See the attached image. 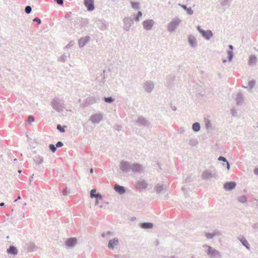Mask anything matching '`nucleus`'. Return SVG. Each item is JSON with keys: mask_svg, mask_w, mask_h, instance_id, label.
<instances>
[{"mask_svg": "<svg viewBox=\"0 0 258 258\" xmlns=\"http://www.w3.org/2000/svg\"><path fill=\"white\" fill-rule=\"evenodd\" d=\"M89 172H90V174H92L93 173V169L92 168L90 169Z\"/></svg>", "mask_w": 258, "mask_h": 258, "instance_id": "62", "label": "nucleus"}, {"mask_svg": "<svg viewBox=\"0 0 258 258\" xmlns=\"http://www.w3.org/2000/svg\"><path fill=\"white\" fill-rule=\"evenodd\" d=\"M37 248V246L34 243L30 242L26 244V249L29 252L36 251Z\"/></svg>", "mask_w": 258, "mask_h": 258, "instance_id": "21", "label": "nucleus"}, {"mask_svg": "<svg viewBox=\"0 0 258 258\" xmlns=\"http://www.w3.org/2000/svg\"><path fill=\"white\" fill-rule=\"evenodd\" d=\"M139 227L144 229H150L153 227V224L151 222H143L139 224Z\"/></svg>", "mask_w": 258, "mask_h": 258, "instance_id": "19", "label": "nucleus"}, {"mask_svg": "<svg viewBox=\"0 0 258 258\" xmlns=\"http://www.w3.org/2000/svg\"><path fill=\"white\" fill-rule=\"evenodd\" d=\"M226 165L227 169L229 170L230 168V164L228 161L226 162Z\"/></svg>", "mask_w": 258, "mask_h": 258, "instance_id": "55", "label": "nucleus"}, {"mask_svg": "<svg viewBox=\"0 0 258 258\" xmlns=\"http://www.w3.org/2000/svg\"><path fill=\"white\" fill-rule=\"evenodd\" d=\"M231 1L230 0H224L221 2V5L222 6L224 7L226 5H228V6H229V3Z\"/></svg>", "mask_w": 258, "mask_h": 258, "instance_id": "43", "label": "nucleus"}, {"mask_svg": "<svg viewBox=\"0 0 258 258\" xmlns=\"http://www.w3.org/2000/svg\"><path fill=\"white\" fill-rule=\"evenodd\" d=\"M69 194V191H68L67 188L64 189L62 191V194L63 196H67Z\"/></svg>", "mask_w": 258, "mask_h": 258, "instance_id": "54", "label": "nucleus"}, {"mask_svg": "<svg viewBox=\"0 0 258 258\" xmlns=\"http://www.w3.org/2000/svg\"><path fill=\"white\" fill-rule=\"evenodd\" d=\"M220 234V232L218 231H214L212 232V235L213 236V237L216 236V235H219Z\"/></svg>", "mask_w": 258, "mask_h": 258, "instance_id": "53", "label": "nucleus"}, {"mask_svg": "<svg viewBox=\"0 0 258 258\" xmlns=\"http://www.w3.org/2000/svg\"><path fill=\"white\" fill-rule=\"evenodd\" d=\"M118 242V239L115 237L112 239L109 240L108 244V247L109 249H113L114 246L116 245Z\"/></svg>", "mask_w": 258, "mask_h": 258, "instance_id": "22", "label": "nucleus"}, {"mask_svg": "<svg viewBox=\"0 0 258 258\" xmlns=\"http://www.w3.org/2000/svg\"><path fill=\"white\" fill-rule=\"evenodd\" d=\"M205 125H206L207 129L208 130L211 127V121L208 119H205Z\"/></svg>", "mask_w": 258, "mask_h": 258, "instance_id": "38", "label": "nucleus"}, {"mask_svg": "<svg viewBox=\"0 0 258 258\" xmlns=\"http://www.w3.org/2000/svg\"><path fill=\"white\" fill-rule=\"evenodd\" d=\"M77 242V239L75 237H72L66 240L65 244L69 247H74Z\"/></svg>", "mask_w": 258, "mask_h": 258, "instance_id": "15", "label": "nucleus"}, {"mask_svg": "<svg viewBox=\"0 0 258 258\" xmlns=\"http://www.w3.org/2000/svg\"><path fill=\"white\" fill-rule=\"evenodd\" d=\"M213 177L215 178V174H213L212 172L208 170L204 171L202 173V177L204 179H208Z\"/></svg>", "mask_w": 258, "mask_h": 258, "instance_id": "20", "label": "nucleus"}, {"mask_svg": "<svg viewBox=\"0 0 258 258\" xmlns=\"http://www.w3.org/2000/svg\"><path fill=\"white\" fill-rule=\"evenodd\" d=\"M252 228L254 230V231H257L258 230V223H255L253 224L252 225Z\"/></svg>", "mask_w": 258, "mask_h": 258, "instance_id": "51", "label": "nucleus"}, {"mask_svg": "<svg viewBox=\"0 0 258 258\" xmlns=\"http://www.w3.org/2000/svg\"><path fill=\"white\" fill-rule=\"evenodd\" d=\"M201 125L199 122H196L192 124V129L195 132H198L200 130Z\"/></svg>", "mask_w": 258, "mask_h": 258, "instance_id": "29", "label": "nucleus"}, {"mask_svg": "<svg viewBox=\"0 0 258 258\" xmlns=\"http://www.w3.org/2000/svg\"><path fill=\"white\" fill-rule=\"evenodd\" d=\"M123 29L126 31L130 30L132 25L134 23L133 20L131 17H125L123 20Z\"/></svg>", "mask_w": 258, "mask_h": 258, "instance_id": "7", "label": "nucleus"}, {"mask_svg": "<svg viewBox=\"0 0 258 258\" xmlns=\"http://www.w3.org/2000/svg\"><path fill=\"white\" fill-rule=\"evenodd\" d=\"M105 234L107 236H109L111 234V232L110 231H107L106 233H105Z\"/></svg>", "mask_w": 258, "mask_h": 258, "instance_id": "63", "label": "nucleus"}, {"mask_svg": "<svg viewBox=\"0 0 258 258\" xmlns=\"http://www.w3.org/2000/svg\"><path fill=\"white\" fill-rule=\"evenodd\" d=\"M160 244V241L158 239H157L156 241V245L157 246Z\"/></svg>", "mask_w": 258, "mask_h": 258, "instance_id": "60", "label": "nucleus"}, {"mask_svg": "<svg viewBox=\"0 0 258 258\" xmlns=\"http://www.w3.org/2000/svg\"><path fill=\"white\" fill-rule=\"evenodd\" d=\"M67 56L64 55V54H63L59 58V60L60 61H63V62H64L66 59H67Z\"/></svg>", "mask_w": 258, "mask_h": 258, "instance_id": "47", "label": "nucleus"}, {"mask_svg": "<svg viewBox=\"0 0 258 258\" xmlns=\"http://www.w3.org/2000/svg\"><path fill=\"white\" fill-rule=\"evenodd\" d=\"M59 6H62L63 4V0H54Z\"/></svg>", "mask_w": 258, "mask_h": 258, "instance_id": "50", "label": "nucleus"}, {"mask_svg": "<svg viewBox=\"0 0 258 258\" xmlns=\"http://www.w3.org/2000/svg\"><path fill=\"white\" fill-rule=\"evenodd\" d=\"M148 185V183L144 179H142L137 181L136 186L137 188L141 191V189L146 188Z\"/></svg>", "mask_w": 258, "mask_h": 258, "instance_id": "16", "label": "nucleus"}, {"mask_svg": "<svg viewBox=\"0 0 258 258\" xmlns=\"http://www.w3.org/2000/svg\"><path fill=\"white\" fill-rule=\"evenodd\" d=\"M32 11V7L30 6H27L25 9V12L26 14H29Z\"/></svg>", "mask_w": 258, "mask_h": 258, "instance_id": "42", "label": "nucleus"}, {"mask_svg": "<svg viewBox=\"0 0 258 258\" xmlns=\"http://www.w3.org/2000/svg\"><path fill=\"white\" fill-rule=\"evenodd\" d=\"M243 97L241 93H238L236 95V101L238 105L240 104L242 102Z\"/></svg>", "mask_w": 258, "mask_h": 258, "instance_id": "31", "label": "nucleus"}, {"mask_svg": "<svg viewBox=\"0 0 258 258\" xmlns=\"http://www.w3.org/2000/svg\"><path fill=\"white\" fill-rule=\"evenodd\" d=\"M205 235L208 239H212L214 237L212 233H205Z\"/></svg>", "mask_w": 258, "mask_h": 258, "instance_id": "45", "label": "nucleus"}, {"mask_svg": "<svg viewBox=\"0 0 258 258\" xmlns=\"http://www.w3.org/2000/svg\"><path fill=\"white\" fill-rule=\"evenodd\" d=\"M218 160L219 161H223L224 162H225V163L227 161V160L226 159V158H225L223 156H221L219 157Z\"/></svg>", "mask_w": 258, "mask_h": 258, "instance_id": "46", "label": "nucleus"}, {"mask_svg": "<svg viewBox=\"0 0 258 258\" xmlns=\"http://www.w3.org/2000/svg\"><path fill=\"white\" fill-rule=\"evenodd\" d=\"M154 23V22L152 19L144 21L143 22L144 28L146 30H150L152 29Z\"/></svg>", "mask_w": 258, "mask_h": 258, "instance_id": "14", "label": "nucleus"}, {"mask_svg": "<svg viewBox=\"0 0 258 258\" xmlns=\"http://www.w3.org/2000/svg\"><path fill=\"white\" fill-rule=\"evenodd\" d=\"M196 39L192 35H189L188 38V42L189 45L192 47H196L197 46Z\"/></svg>", "mask_w": 258, "mask_h": 258, "instance_id": "25", "label": "nucleus"}, {"mask_svg": "<svg viewBox=\"0 0 258 258\" xmlns=\"http://www.w3.org/2000/svg\"><path fill=\"white\" fill-rule=\"evenodd\" d=\"M197 30L200 32L202 36L207 40H210L213 36V34L211 30H203L200 26L197 27Z\"/></svg>", "mask_w": 258, "mask_h": 258, "instance_id": "4", "label": "nucleus"}, {"mask_svg": "<svg viewBox=\"0 0 258 258\" xmlns=\"http://www.w3.org/2000/svg\"><path fill=\"white\" fill-rule=\"evenodd\" d=\"M138 126H149L150 123L143 116H139L135 121Z\"/></svg>", "mask_w": 258, "mask_h": 258, "instance_id": "8", "label": "nucleus"}, {"mask_svg": "<svg viewBox=\"0 0 258 258\" xmlns=\"http://www.w3.org/2000/svg\"><path fill=\"white\" fill-rule=\"evenodd\" d=\"M255 85V81L254 80H252L250 81L248 83L249 87L250 89H252Z\"/></svg>", "mask_w": 258, "mask_h": 258, "instance_id": "41", "label": "nucleus"}, {"mask_svg": "<svg viewBox=\"0 0 258 258\" xmlns=\"http://www.w3.org/2000/svg\"><path fill=\"white\" fill-rule=\"evenodd\" d=\"M131 4L132 5V7L133 9H139V4L138 3L131 2Z\"/></svg>", "mask_w": 258, "mask_h": 258, "instance_id": "39", "label": "nucleus"}, {"mask_svg": "<svg viewBox=\"0 0 258 258\" xmlns=\"http://www.w3.org/2000/svg\"><path fill=\"white\" fill-rule=\"evenodd\" d=\"M236 185L237 184L235 181H227L225 182L223 187L226 191H231L236 187Z\"/></svg>", "mask_w": 258, "mask_h": 258, "instance_id": "10", "label": "nucleus"}, {"mask_svg": "<svg viewBox=\"0 0 258 258\" xmlns=\"http://www.w3.org/2000/svg\"><path fill=\"white\" fill-rule=\"evenodd\" d=\"M143 88L149 93H151L154 88V84L151 81H146L143 84Z\"/></svg>", "mask_w": 258, "mask_h": 258, "instance_id": "12", "label": "nucleus"}, {"mask_svg": "<svg viewBox=\"0 0 258 258\" xmlns=\"http://www.w3.org/2000/svg\"><path fill=\"white\" fill-rule=\"evenodd\" d=\"M90 37L89 36L81 37L79 39V45L80 47H84L89 41Z\"/></svg>", "mask_w": 258, "mask_h": 258, "instance_id": "18", "label": "nucleus"}, {"mask_svg": "<svg viewBox=\"0 0 258 258\" xmlns=\"http://www.w3.org/2000/svg\"><path fill=\"white\" fill-rule=\"evenodd\" d=\"M231 114L233 116H234L235 115V113H236V110L234 109H232L231 110Z\"/></svg>", "mask_w": 258, "mask_h": 258, "instance_id": "57", "label": "nucleus"}, {"mask_svg": "<svg viewBox=\"0 0 258 258\" xmlns=\"http://www.w3.org/2000/svg\"><path fill=\"white\" fill-rule=\"evenodd\" d=\"M84 5L88 11H92L95 9L94 0H84Z\"/></svg>", "mask_w": 258, "mask_h": 258, "instance_id": "13", "label": "nucleus"}, {"mask_svg": "<svg viewBox=\"0 0 258 258\" xmlns=\"http://www.w3.org/2000/svg\"><path fill=\"white\" fill-rule=\"evenodd\" d=\"M154 190L160 196L161 195L166 193L167 191L166 186L163 184L158 183L155 186Z\"/></svg>", "mask_w": 258, "mask_h": 258, "instance_id": "6", "label": "nucleus"}, {"mask_svg": "<svg viewBox=\"0 0 258 258\" xmlns=\"http://www.w3.org/2000/svg\"><path fill=\"white\" fill-rule=\"evenodd\" d=\"M51 106L53 109L57 112H60L63 111L64 107L63 104L60 103V100L58 98L53 99L51 102Z\"/></svg>", "mask_w": 258, "mask_h": 258, "instance_id": "3", "label": "nucleus"}, {"mask_svg": "<svg viewBox=\"0 0 258 258\" xmlns=\"http://www.w3.org/2000/svg\"><path fill=\"white\" fill-rule=\"evenodd\" d=\"M204 247H208V249L207 250V253L211 258H215L216 257H221L220 252L217 249L211 247V246L205 244L204 246Z\"/></svg>", "mask_w": 258, "mask_h": 258, "instance_id": "2", "label": "nucleus"}, {"mask_svg": "<svg viewBox=\"0 0 258 258\" xmlns=\"http://www.w3.org/2000/svg\"><path fill=\"white\" fill-rule=\"evenodd\" d=\"M94 192H95V189H91L90 191V197L93 199L95 198L96 200H101L102 199V195L98 192L97 194H95V195H94Z\"/></svg>", "mask_w": 258, "mask_h": 258, "instance_id": "24", "label": "nucleus"}, {"mask_svg": "<svg viewBox=\"0 0 258 258\" xmlns=\"http://www.w3.org/2000/svg\"><path fill=\"white\" fill-rule=\"evenodd\" d=\"M119 166L120 169L124 173L132 171L134 173H139L143 168V166L139 163H132L123 160L120 161Z\"/></svg>", "mask_w": 258, "mask_h": 258, "instance_id": "1", "label": "nucleus"}, {"mask_svg": "<svg viewBox=\"0 0 258 258\" xmlns=\"http://www.w3.org/2000/svg\"><path fill=\"white\" fill-rule=\"evenodd\" d=\"M237 200L238 201L241 203H245L247 201V198L244 195L239 197Z\"/></svg>", "mask_w": 258, "mask_h": 258, "instance_id": "34", "label": "nucleus"}, {"mask_svg": "<svg viewBox=\"0 0 258 258\" xmlns=\"http://www.w3.org/2000/svg\"><path fill=\"white\" fill-rule=\"evenodd\" d=\"M122 127L121 125H117V124H116L115 126H114V128L117 130V131H120L121 129H122Z\"/></svg>", "mask_w": 258, "mask_h": 258, "instance_id": "52", "label": "nucleus"}, {"mask_svg": "<svg viewBox=\"0 0 258 258\" xmlns=\"http://www.w3.org/2000/svg\"><path fill=\"white\" fill-rule=\"evenodd\" d=\"M103 100L106 103L110 104V103H112L114 101V99L111 96L104 97Z\"/></svg>", "mask_w": 258, "mask_h": 258, "instance_id": "30", "label": "nucleus"}, {"mask_svg": "<svg viewBox=\"0 0 258 258\" xmlns=\"http://www.w3.org/2000/svg\"><path fill=\"white\" fill-rule=\"evenodd\" d=\"M142 12L141 11H138L136 15L134 18V20L136 22H139L140 20V18L142 16Z\"/></svg>", "mask_w": 258, "mask_h": 258, "instance_id": "32", "label": "nucleus"}, {"mask_svg": "<svg viewBox=\"0 0 258 258\" xmlns=\"http://www.w3.org/2000/svg\"><path fill=\"white\" fill-rule=\"evenodd\" d=\"M227 54H228V56H227L228 60L229 61H231L233 58V56H234L233 51H231V50H228Z\"/></svg>", "mask_w": 258, "mask_h": 258, "instance_id": "33", "label": "nucleus"}, {"mask_svg": "<svg viewBox=\"0 0 258 258\" xmlns=\"http://www.w3.org/2000/svg\"><path fill=\"white\" fill-rule=\"evenodd\" d=\"M191 181V180H190V177L189 176V177H187L186 178L185 180V183H189Z\"/></svg>", "mask_w": 258, "mask_h": 258, "instance_id": "56", "label": "nucleus"}, {"mask_svg": "<svg viewBox=\"0 0 258 258\" xmlns=\"http://www.w3.org/2000/svg\"><path fill=\"white\" fill-rule=\"evenodd\" d=\"M256 57L254 55H250L249 59V63L252 64L256 62Z\"/></svg>", "mask_w": 258, "mask_h": 258, "instance_id": "37", "label": "nucleus"}, {"mask_svg": "<svg viewBox=\"0 0 258 258\" xmlns=\"http://www.w3.org/2000/svg\"><path fill=\"white\" fill-rule=\"evenodd\" d=\"M67 126L66 125L61 126L60 124H57L56 128L60 132V133H64L65 132V128H66Z\"/></svg>", "mask_w": 258, "mask_h": 258, "instance_id": "36", "label": "nucleus"}, {"mask_svg": "<svg viewBox=\"0 0 258 258\" xmlns=\"http://www.w3.org/2000/svg\"><path fill=\"white\" fill-rule=\"evenodd\" d=\"M96 102V99L94 97H87L83 102L82 104L80 105L82 107H85L89 106L90 104H93Z\"/></svg>", "mask_w": 258, "mask_h": 258, "instance_id": "11", "label": "nucleus"}, {"mask_svg": "<svg viewBox=\"0 0 258 258\" xmlns=\"http://www.w3.org/2000/svg\"><path fill=\"white\" fill-rule=\"evenodd\" d=\"M180 21L181 20L179 19H175L173 20L168 25V31L170 32H173L176 29L177 26L179 24Z\"/></svg>", "mask_w": 258, "mask_h": 258, "instance_id": "5", "label": "nucleus"}, {"mask_svg": "<svg viewBox=\"0 0 258 258\" xmlns=\"http://www.w3.org/2000/svg\"><path fill=\"white\" fill-rule=\"evenodd\" d=\"M228 47H229V49H230L231 51H232L234 49V47L232 45H229L228 46Z\"/></svg>", "mask_w": 258, "mask_h": 258, "instance_id": "59", "label": "nucleus"}, {"mask_svg": "<svg viewBox=\"0 0 258 258\" xmlns=\"http://www.w3.org/2000/svg\"><path fill=\"white\" fill-rule=\"evenodd\" d=\"M103 119V116L101 113L92 114L90 118V120L94 123H99Z\"/></svg>", "mask_w": 258, "mask_h": 258, "instance_id": "9", "label": "nucleus"}, {"mask_svg": "<svg viewBox=\"0 0 258 258\" xmlns=\"http://www.w3.org/2000/svg\"><path fill=\"white\" fill-rule=\"evenodd\" d=\"M114 190L119 195H122L126 191V188L124 186L115 184L114 186Z\"/></svg>", "mask_w": 258, "mask_h": 258, "instance_id": "17", "label": "nucleus"}, {"mask_svg": "<svg viewBox=\"0 0 258 258\" xmlns=\"http://www.w3.org/2000/svg\"><path fill=\"white\" fill-rule=\"evenodd\" d=\"M7 252L8 253L13 254L14 255L18 253L17 248L15 246H11L9 248L7 249Z\"/></svg>", "mask_w": 258, "mask_h": 258, "instance_id": "27", "label": "nucleus"}, {"mask_svg": "<svg viewBox=\"0 0 258 258\" xmlns=\"http://www.w3.org/2000/svg\"><path fill=\"white\" fill-rule=\"evenodd\" d=\"M115 257H116V258H124V256H123V255H117V256H115Z\"/></svg>", "mask_w": 258, "mask_h": 258, "instance_id": "61", "label": "nucleus"}, {"mask_svg": "<svg viewBox=\"0 0 258 258\" xmlns=\"http://www.w3.org/2000/svg\"><path fill=\"white\" fill-rule=\"evenodd\" d=\"M198 144L197 139H191L189 141V144L191 146H196Z\"/></svg>", "mask_w": 258, "mask_h": 258, "instance_id": "35", "label": "nucleus"}, {"mask_svg": "<svg viewBox=\"0 0 258 258\" xmlns=\"http://www.w3.org/2000/svg\"><path fill=\"white\" fill-rule=\"evenodd\" d=\"M49 149L52 152L54 153L56 150V147L53 144H50L49 145Z\"/></svg>", "mask_w": 258, "mask_h": 258, "instance_id": "40", "label": "nucleus"}, {"mask_svg": "<svg viewBox=\"0 0 258 258\" xmlns=\"http://www.w3.org/2000/svg\"><path fill=\"white\" fill-rule=\"evenodd\" d=\"M238 239L241 242V244L248 250H250V246L246 239V238L244 236H242L241 238H238Z\"/></svg>", "mask_w": 258, "mask_h": 258, "instance_id": "23", "label": "nucleus"}, {"mask_svg": "<svg viewBox=\"0 0 258 258\" xmlns=\"http://www.w3.org/2000/svg\"><path fill=\"white\" fill-rule=\"evenodd\" d=\"M35 120L34 117L32 115H29L28 116V122L30 123H31L32 122H33Z\"/></svg>", "mask_w": 258, "mask_h": 258, "instance_id": "44", "label": "nucleus"}, {"mask_svg": "<svg viewBox=\"0 0 258 258\" xmlns=\"http://www.w3.org/2000/svg\"><path fill=\"white\" fill-rule=\"evenodd\" d=\"M63 144L61 141H58L56 144V148H60L61 147L63 146Z\"/></svg>", "mask_w": 258, "mask_h": 258, "instance_id": "49", "label": "nucleus"}, {"mask_svg": "<svg viewBox=\"0 0 258 258\" xmlns=\"http://www.w3.org/2000/svg\"><path fill=\"white\" fill-rule=\"evenodd\" d=\"M178 5L186 11L187 14L191 15L193 14V11L190 7L187 8L186 5L180 4H179Z\"/></svg>", "mask_w": 258, "mask_h": 258, "instance_id": "26", "label": "nucleus"}, {"mask_svg": "<svg viewBox=\"0 0 258 258\" xmlns=\"http://www.w3.org/2000/svg\"><path fill=\"white\" fill-rule=\"evenodd\" d=\"M34 161L37 165H39L43 163V159L42 157L37 155L34 158Z\"/></svg>", "mask_w": 258, "mask_h": 258, "instance_id": "28", "label": "nucleus"}, {"mask_svg": "<svg viewBox=\"0 0 258 258\" xmlns=\"http://www.w3.org/2000/svg\"><path fill=\"white\" fill-rule=\"evenodd\" d=\"M254 173L256 175H258V168H255L254 170Z\"/></svg>", "mask_w": 258, "mask_h": 258, "instance_id": "58", "label": "nucleus"}, {"mask_svg": "<svg viewBox=\"0 0 258 258\" xmlns=\"http://www.w3.org/2000/svg\"><path fill=\"white\" fill-rule=\"evenodd\" d=\"M33 22H37L38 24H41V20H40V18H39L38 17H36L33 20Z\"/></svg>", "mask_w": 258, "mask_h": 258, "instance_id": "48", "label": "nucleus"}, {"mask_svg": "<svg viewBox=\"0 0 258 258\" xmlns=\"http://www.w3.org/2000/svg\"><path fill=\"white\" fill-rule=\"evenodd\" d=\"M20 199H21V197H20V196H19L18 197L17 199H16V200H15V201H14V202H17L18 200H20Z\"/></svg>", "mask_w": 258, "mask_h": 258, "instance_id": "64", "label": "nucleus"}]
</instances>
